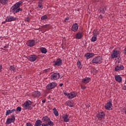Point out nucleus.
Here are the masks:
<instances>
[{
  "label": "nucleus",
  "instance_id": "nucleus-5",
  "mask_svg": "<svg viewBox=\"0 0 126 126\" xmlns=\"http://www.w3.org/2000/svg\"><path fill=\"white\" fill-rule=\"evenodd\" d=\"M57 86H58V84L53 82L48 84L46 86V88L48 90H51V89H54V88H55Z\"/></svg>",
  "mask_w": 126,
  "mask_h": 126
},
{
  "label": "nucleus",
  "instance_id": "nucleus-7",
  "mask_svg": "<svg viewBox=\"0 0 126 126\" xmlns=\"http://www.w3.org/2000/svg\"><path fill=\"white\" fill-rule=\"evenodd\" d=\"M120 54V52L117 50H114L113 51V53L110 56L111 59H117L119 54Z\"/></svg>",
  "mask_w": 126,
  "mask_h": 126
},
{
  "label": "nucleus",
  "instance_id": "nucleus-50",
  "mask_svg": "<svg viewBox=\"0 0 126 126\" xmlns=\"http://www.w3.org/2000/svg\"><path fill=\"white\" fill-rule=\"evenodd\" d=\"M99 17L100 18H103V16H102V15H100Z\"/></svg>",
  "mask_w": 126,
  "mask_h": 126
},
{
  "label": "nucleus",
  "instance_id": "nucleus-39",
  "mask_svg": "<svg viewBox=\"0 0 126 126\" xmlns=\"http://www.w3.org/2000/svg\"><path fill=\"white\" fill-rule=\"evenodd\" d=\"M27 126H33V125L31 124V123L29 122L26 123Z\"/></svg>",
  "mask_w": 126,
  "mask_h": 126
},
{
  "label": "nucleus",
  "instance_id": "nucleus-22",
  "mask_svg": "<svg viewBox=\"0 0 126 126\" xmlns=\"http://www.w3.org/2000/svg\"><path fill=\"white\" fill-rule=\"evenodd\" d=\"M50 119L49 118V117L45 116L42 118L41 121H42L43 123H47Z\"/></svg>",
  "mask_w": 126,
  "mask_h": 126
},
{
  "label": "nucleus",
  "instance_id": "nucleus-4",
  "mask_svg": "<svg viewBox=\"0 0 126 126\" xmlns=\"http://www.w3.org/2000/svg\"><path fill=\"white\" fill-rule=\"evenodd\" d=\"M64 95L67 96L68 99H73V98L76 97L77 94L75 92H72L70 93H64Z\"/></svg>",
  "mask_w": 126,
  "mask_h": 126
},
{
  "label": "nucleus",
  "instance_id": "nucleus-28",
  "mask_svg": "<svg viewBox=\"0 0 126 126\" xmlns=\"http://www.w3.org/2000/svg\"><path fill=\"white\" fill-rule=\"evenodd\" d=\"M42 54H47V49L45 47H41L40 49Z\"/></svg>",
  "mask_w": 126,
  "mask_h": 126
},
{
  "label": "nucleus",
  "instance_id": "nucleus-46",
  "mask_svg": "<svg viewBox=\"0 0 126 126\" xmlns=\"http://www.w3.org/2000/svg\"><path fill=\"white\" fill-rule=\"evenodd\" d=\"M122 89H123V90H126V86L125 85L124 86H123Z\"/></svg>",
  "mask_w": 126,
  "mask_h": 126
},
{
  "label": "nucleus",
  "instance_id": "nucleus-6",
  "mask_svg": "<svg viewBox=\"0 0 126 126\" xmlns=\"http://www.w3.org/2000/svg\"><path fill=\"white\" fill-rule=\"evenodd\" d=\"M60 77H61L60 73H54L51 75L52 80H58V79H60Z\"/></svg>",
  "mask_w": 126,
  "mask_h": 126
},
{
  "label": "nucleus",
  "instance_id": "nucleus-44",
  "mask_svg": "<svg viewBox=\"0 0 126 126\" xmlns=\"http://www.w3.org/2000/svg\"><path fill=\"white\" fill-rule=\"evenodd\" d=\"M42 126H48V124L47 123H43L42 124H41Z\"/></svg>",
  "mask_w": 126,
  "mask_h": 126
},
{
  "label": "nucleus",
  "instance_id": "nucleus-9",
  "mask_svg": "<svg viewBox=\"0 0 126 126\" xmlns=\"http://www.w3.org/2000/svg\"><path fill=\"white\" fill-rule=\"evenodd\" d=\"M35 43L36 41L34 40L31 39L27 41V45L28 47H34Z\"/></svg>",
  "mask_w": 126,
  "mask_h": 126
},
{
  "label": "nucleus",
  "instance_id": "nucleus-32",
  "mask_svg": "<svg viewBox=\"0 0 126 126\" xmlns=\"http://www.w3.org/2000/svg\"><path fill=\"white\" fill-rule=\"evenodd\" d=\"M47 126H54V122L51 121V119L48 121Z\"/></svg>",
  "mask_w": 126,
  "mask_h": 126
},
{
  "label": "nucleus",
  "instance_id": "nucleus-12",
  "mask_svg": "<svg viewBox=\"0 0 126 126\" xmlns=\"http://www.w3.org/2000/svg\"><path fill=\"white\" fill-rule=\"evenodd\" d=\"M16 20V17H13L12 16H9L7 17L5 19L6 22H11V21H15Z\"/></svg>",
  "mask_w": 126,
  "mask_h": 126
},
{
  "label": "nucleus",
  "instance_id": "nucleus-52",
  "mask_svg": "<svg viewBox=\"0 0 126 126\" xmlns=\"http://www.w3.org/2000/svg\"><path fill=\"white\" fill-rule=\"evenodd\" d=\"M4 48L5 49H6V48H7V46H4Z\"/></svg>",
  "mask_w": 126,
  "mask_h": 126
},
{
  "label": "nucleus",
  "instance_id": "nucleus-11",
  "mask_svg": "<svg viewBox=\"0 0 126 126\" xmlns=\"http://www.w3.org/2000/svg\"><path fill=\"white\" fill-rule=\"evenodd\" d=\"M38 57L35 55H31L28 57V60L30 61V62H35Z\"/></svg>",
  "mask_w": 126,
  "mask_h": 126
},
{
  "label": "nucleus",
  "instance_id": "nucleus-49",
  "mask_svg": "<svg viewBox=\"0 0 126 126\" xmlns=\"http://www.w3.org/2000/svg\"><path fill=\"white\" fill-rule=\"evenodd\" d=\"M2 68V66L1 65H0V70Z\"/></svg>",
  "mask_w": 126,
  "mask_h": 126
},
{
  "label": "nucleus",
  "instance_id": "nucleus-31",
  "mask_svg": "<svg viewBox=\"0 0 126 126\" xmlns=\"http://www.w3.org/2000/svg\"><path fill=\"white\" fill-rule=\"evenodd\" d=\"M77 65L79 69H81L82 68V65L81 64V62H80V61H78L77 62Z\"/></svg>",
  "mask_w": 126,
  "mask_h": 126
},
{
  "label": "nucleus",
  "instance_id": "nucleus-36",
  "mask_svg": "<svg viewBox=\"0 0 126 126\" xmlns=\"http://www.w3.org/2000/svg\"><path fill=\"white\" fill-rule=\"evenodd\" d=\"M67 105L69 107H74V104H73V103H72V102H69L67 104Z\"/></svg>",
  "mask_w": 126,
  "mask_h": 126
},
{
  "label": "nucleus",
  "instance_id": "nucleus-25",
  "mask_svg": "<svg viewBox=\"0 0 126 126\" xmlns=\"http://www.w3.org/2000/svg\"><path fill=\"white\" fill-rule=\"evenodd\" d=\"M99 31H98V30H94L93 32V36L97 37V36H98V35H99Z\"/></svg>",
  "mask_w": 126,
  "mask_h": 126
},
{
  "label": "nucleus",
  "instance_id": "nucleus-43",
  "mask_svg": "<svg viewBox=\"0 0 126 126\" xmlns=\"http://www.w3.org/2000/svg\"><path fill=\"white\" fill-rule=\"evenodd\" d=\"M67 20H69V17H67L66 18H65V22H67Z\"/></svg>",
  "mask_w": 126,
  "mask_h": 126
},
{
  "label": "nucleus",
  "instance_id": "nucleus-45",
  "mask_svg": "<svg viewBox=\"0 0 126 126\" xmlns=\"http://www.w3.org/2000/svg\"><path fill=\"white\" fill-rule=\"evenodd\" d=\"M123 113L126 115V108H124L123 110Z\"/></svg>",
  "mask_w": 126,
  "mask_h": 126
},
{
  "label": "nucleus",
  "instance_id": "nucleus-13",
  "mask_svg": "<svg viewBox=\"0 0 126 126\" xmlns=\"http://www.w3.org/2000/svg\"><path fill=\"white\" fill-rule=\"evenodd\" d=\"M41 95V93L38 91H35L32 93V96L34 98H38L40 97Z\"/></svg>",
  "mask_w": 126,
  "mask_h": 126
},
{
  "label": "nucleus",
  "instance_id": "nucleus-47",
  "mask_svg": "<svg viewBox=\"0 0 126 126\" xmlns=\"http://www.w3.org/2000/svg\"><path fill=\"white\" fill-rule=\"evenodd\" d=\"M42 103H46V99H44L42 101Z\"/></svg>",
  "mask_w": 126,
  "mask_h": 126
},
{
  "label": "nucleus",
  "instance_id": "nucleus-34",
  "mask_svg": "<svg viewBox=\"0 0 126 126\" xmlns=\"http://www.w3.org/2000/svg\"><path fill=\"white\" fill-rule=\"evenodd\" d=\"M48 18V16L44 15L41 17V20H46Z\"/></svg>",
  "mask_w": 126,
  "mask_h": 126
},
{
  "label": "nucleus",
  "instance_id": "nucleus-51",
  "mask_svg": "<svg viewBox=\"0 0 126 126\" xmlns=\"http://www.w3.org/2000/svg\"><path fill=\"white\" fill-rule=\"evenodd\" d=\"M4 23H5V22L4 21L2 22V24H4Z\"/></svg>",
  "mask_w": 126,
  "mask_h": 126
},
{
  "label": "nucleus",
  "instance_id": "nucleus-27",
  "mask_svg": "<svg viewBox=\"0 0 126 126\" xmlns=\"http://www.w3.org/2000/svg\"><path fill=\"white\" fill-rule=\"evenodd\" d=\"M8 0H0V3L2 5H5L8 2Z\"/></svg>",
  "mask_w": 126,
  "mask_h": 126
},
{
  "label": "nucleus",
  "instance_id": "nucleus-16",
  "mask_svg": "<svg viewBox=\"0 0 126 126\" xmlns=\"http://www.w3.org/2000/svg\"><path fill=\"white\" fill-rule=\"evenodd\" d=\"M78 30V24L77 23L74 24L71 27V31L73 32H76Z\"/></svg>",
  "mask_w": 126,
  "mask_h": 126
},
{
  "label": "nucleus",
  "instance_id": "nucleus-38",
  "mask_svg": "<svg viewBox=\"0 0 126 126\" xmlns=\"http://www.w3.org/2000/svg\"><path fill=\"white\" fill-rule=\"evenodd\" d=\"M16 111L19 112H21V107H20V106L16 108Z\"/></svg>",
  "mask_w": 126,
  "mask_h": 126
},
{
  "label": "nucleus",
  "instance_id": "nucleus-41",
  "mask_svg": "<svg viewBox=\"0 0 126 126\" xmlns=\"http://www.w3.org/2000/svg\"><path fill=\"white\" fill-rule=\"evenodd\" d=\"M81 89H82L83 90H84L85 89H86L87 87L85 86H81Z\"/></svg>",
  "mask_w": 126,
  "mask_h": 126
},
{
  "label": "nucleus",
  "instance_id": "nucleus-1",
  "mask_svg": "<svg viewBox=\"0 0 126 126\" xmlns=\"http://www.w3.org/2000/svg\"><path fill=\"white\" fill-rule=\"evenodd\" d=\"M22 3H23V1L22 0L17 2L14 5L11 6L10 11L13 14L18 13L19 11H22L23 9L20 8V5H21Z\"/></svg>",
  "mask_w": 126,
  "mask_h": 126
},
{
  "label": "nucleus",
  "instance_id": "nucleus-20",
  "mask_svg": "<svg viewBox=\"0 0 126 126\" xmlns=\"http://www.w3.org/2000/svg\"><path fill=\"white\" fill-rule=\"evenodd\" d=\"M114 78L116 81H117L118 82H122L123 81V78H122V77L120 75H115Z\"/></svg>",
  "mask_w": 126,
  "mask_h": 126
},
{
  "label": "nucleus",
  "instance_id": "nucleus-42",
  "mask_svg": "<svg viewBox=\"0 0 126 126\" xmlns=\"http://www.w3.org/2000/svg\"><path fill=\"white\" fill-rule=\"evenodd\" d=\"M25 21H27V22H29L30 21V19H29V18H26L25 20Z\"/></svg>",
  "mask_w": 126,
  "mask_h": 126
},
{
  "label": "nucleus",
  "instance_id": "nucleus-30",
  "mask_svg": "<svg viewBox=\"0 0 126 126\" xmlns=\"http://www.w3.org/2000/svg\"><path fill=\"white\" fill-rule=\"evenodd\" d=\"M105 11H106V7H102L100 8V13L104 14V13H105Z\"/></svg>",
  "mask_w": 126,
  "mask_h": 126
},
{
  "label": "nucleus",
  "instance_id": "nucleus-8",
  "mask_svg": "<svg viewBox=\"0 0 126 126\" xmlns=\"http://www.w3.org/2000/svg\"><path fill=\"white\" fill-rule=\"evenodd\" d=\"M113 107V104H112V100H109V101L106 103L105 109L106 110H112V107Z\"/></svg>",
  "mask_w": 126,
  "mask_h": 126
},
{
  "label": "nucleus",
  "instance_id": "nucleus-35",
  "mask_svg": "<svg viewBox=\"0 0 126 126\" xmlns=\"http://www.w3.org/2000/svg\"><path fill=\"white\" fill-rule=\"evenodd\" d=\"M10 120H11V122L12 123L14 122V121H15V116H14V115H12L11 116V118L10 119Z\"/></svg>",
  "mask_w": 126,
  "mask_h": 126
},
{
  "label": "nucleus",
  "instance_id": "nucleus-29",
  "mask_svg": "<svg viewBox=\"0 0 126 126\" xmlns=\"http://www.w3.org/2000/svg\"><path fill=\"white\" fill-rule=\"evenodd\" d=\"M53 114H54L55 116L56 117H59V112H58V110H57V109L56 108H53Z\"/></svg>",
  "mask_w": 126,
  "mask_h": 126
},
{
  "label": "nucleus",
  "instance_id": "nucleus-17",
  "mask_svg": "<svg viewBox=\"0 0 126 126\" xmlns=\"http://www.w3.org/2000/svg\"><path fill=\"white\" fill-rule=\"evenodd\" d=\"M94 56H95V54L92 53H87L85 54V57H86L87 60H89V59H91V58H93Z\"/></svg>",
  "mask_w": 126,
  "mask_h": 126
},
{
  "label": "nucleus",
  "instance_id": "nucleus-33",
  "mask_svg": "<svg viewBox=\"0 0 126 126\" xmlns=\"http://www.w3.org/2000/svg\"><path fill=\"white\" fill-rule=\"evenodd\" d=\"M96 41H97V36L93 35L91 38V42H96Z\"/></svg>",
  "mask_w": 126,
  "mask_h": 126
},
{
  "label": "nucleus",
  "instance_id": "nucleus-10",
  "mask_svg": "<svg viewBox=\"0 0 126 126\" xmlns=\"http://www.w3.org/2000/svg\"><path fill=\"white\" fill-rule=\"evenodd\" d=\"M54 66H60L63 64V61L60 59H57L55 62H54Z\"/></svg>",
  "mask_w": 126,
  "mask_h": 126
},
{
  "label": "nucleus",
  "instance_id": "nucleus-24",
  "mask_svg": "<svg viewBox=\"0 0 126 126\" xmlns=\"http://www.w3.org/2000/svg\"><path fill=\"white\" fill-rule=\"evenodd\" d=\"M42 126V121L37 120L34 123V126Z\"/></svg>",
  "mask_w": 126,
  "mask_h": 126
},
{
  "label": "nucleus",
  "instance_id": "nucleus-2",
  "mask_svg": "<svg viewBox=\"0 0 126 126\" xmlns=\"http://www.w3.org/2000/svg\"><path fill=\"white\" fill-rule=\"evenodd\" d=\"M103 62V58L101 56H96L94 57L90 63L91 64H101Z\"/></svg>",
  "mask_w": 126,
  "mask_h": 126
},
{
  "label": "nucleus",
  "instance_id": "nucleus-40",
  "mask_svg": "<svg viewBox=\"0 0 126 126\" xmlns=\"http://www.w3.org/2000/svg\"><path fill=\"white\" fill-rule=\"evenodd\" d=\"M43 6L42 3L38 2V7L41 8Z\"/></svg>",
  "mask_w": 126,
  "mask_h": 126
},
{
  "label": "nucleus",
  "instance_id": "nucleus-18",
  "mask_svg": "<svg viewBox=\"0 0 126 126\" xmlns=\"http://www.w3.org/2000/svg\"><path fill=\"white\" fill-rule=\"evenodd\" d=\"M124 68H125V67L123 65H116L115 67V71H119L121 70H123Z\"/></svg>",
  "mask_w": 126,
  "mask_h": 126
},
{
  "label": "nucleus",
  "instance_id": "nucleus-23",
  "mask_svg": "<svg viewBox=\"0 0 126 126\" xmlns=\"http://www.w3.org/2000/svg\"><path fill=\"white\" fill-rule=\"evenodd\" d=\"M16 110H15V109H12V110H8L6 112L5 115L8 116V115H9V114L14 113V112H16Z\"/></svg>",
  "mask_w": 126,
  "mask_h": 126
},
{
  "label": "nucleus",
  "instance_id": "nucleus-37",
  "mask_svg": "<svg viewBox=\"0 0 126 126\" xmlns=\"http://www.w3.org/2000/svg\"><path fill=\"white\" fill-rule=\"evenodd\" d=\"M11 123L12 122L10 120V118H8L6 120V123L8 124V125H9L10 124H11Z\"/></svg>",
  "mask_w": 126,
  "mask_h": 126
},
{
  "label": "nucleus",
  "instance_id": "nucleus-21",
  "mask_svg": "<svg viewBox=\"0 0 126 126\" xmlns=\"http://www.w3.org/2000/svg\"><path fill=\"white\" fill-rule=\"evenodd\" d=\"M83 37V32H78L76 34V38L78 39L79 40L80 39H81V38H82Z\"/></svg>",
  "mask_w": 126,
  "mask_h": 126
},
{
  "label": "nucleus",
  "instance_id": "nucleus-3",
  "mask_svg": "<svg viewBox=\"0 0 126 126\" xmlns=\"http://www.w3.org/2000/svg\"><path fill=\"white\" fill-rule=\"evenodd\" d=\"M31 105H32V101L29 100L26 101L22 105V107L24 108V110H31V109H32V107L31 106Z\"/></svg>",
  "mask_w": 126,
  "mask_h": 126
},
{
  "label": "nucleus",
  "instance_id": "nucleus-53",
  "mask_svg": "<svg viewBox=\"0 0 126 126\" xmlns=\"http://www.w3.org/2000/svg\"><path fill=\"white\" fill-rule=\"evenodd\" d=\"M118 63H120V61H119V62H118Z\"/></svg>",
  "mask_w": 126,
  "mask_h": 126
},
{
  "label": "nucleus",
  "instance_id": "nucleus-14",
  "mask_svg": "<svg viewBox=\"0 0 126 126\" xmlns=\"http://www.w3.org/2000/svg\"><path fill=\"white\" fill-rule=\"evenodd\" d=\"M96 117L98 118V119H104L105 113H104V112H98L96 114Z\"/></svg>",
  "mask_w": 126,
  "mask_h": 126
},
{
  "label": "nucleus",
  "instance_id": "nucleus-19",
  "mask_svg": "<svg viewBox=\"0 0 126 126\" xmlns=\"http://www.w3.org/2000/svg\"><path fill=\"white\" fill-rule=\"evenodd\" d=\"M91 79L89 77H85L84 78L82 79V82L84 83L85 84H87L89 82H90Z\"/></svg>",
  "mask_w": 126,
  "mask_h": 126
},
{
  "label": "nucleus",
  "instance_id": "nucleus-26",
  "mask_svg": "<svg viewBox=\"0 0 126 126\" xmlns=\"http://www.w3.org/2000/svg\"><path fill=\"white\" fill-rule=\"evenodd\" d=\"M9 70H10V71H12L13 72H15V71H16V68H15L14 65H12L10 66Z\"/></svg>",
  "mask_w": 126,
  "mask_h": 126
},
{
  "label": "nucleus",
  "instance_id": "nucleus-48",
  "mask_svg": "<svg viewBox=\"0 0 126 126\" xmlns=\"http://www.w3.org/2000/svg\"><path fill=\"white\" fill-rule=\"evenodd\" d=\"M63 83L60 84V85H59L60 87H62V86H63Z\"/></svg>",
  "mask_w": 126,
  "mask_h": 126
},
{
  "label": "nucleus",
  "instance_id": "nucleus-15",
  "mask_svg": "<svg viewBox=\"0 0 126 126\" xmlns=\"http://www.w3.org/2000/svg\"><path fill=\"white\" fill-rule=\"evenodd\" d=\"M62 118L64 123H68L69 122V119H68V115L67 114H63Z\"/></svg>",
  "mask_w": 126,
  "mask_h": 126
}]
</instances>
